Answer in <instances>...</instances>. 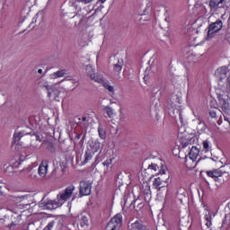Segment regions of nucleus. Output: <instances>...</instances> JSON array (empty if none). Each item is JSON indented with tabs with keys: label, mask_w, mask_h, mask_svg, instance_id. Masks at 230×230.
<instances>
[{
	"label": "nucleus",
	"mask_w": 230,
	"mask_h": 230,
	"mask_svg": "<svg viewBox=\"0 0 230 230\" xmlns=\"http://www.w3.org/2000/svg\"><path fill=\"white\" fill-rule=\"evenodd\" d=\"M144 80H146V76L144 77Z\"/></svg>",
	"instance_id": "obj_57"
},
{
	"label": "nucleus",
	"mask_w": 230,
	"mask_h": 230,
	"mask_svg": "<svg viewBox=\"0 0 230 230\" xmlns=\"http://www.w3.org/2000/svg\"><path fill=\"white\" fill-rule=\"evenodd\" d=\"M191 29V25H188L187 31H185V33H188V30Z\"/></svg>",
	"instance_id": "obj_50"
},
{
	"label": "nucleus",
	"mask_w": 230,
	"mask_h": 230,
	"mask_svg": "<svg viewBox=\"0 0 230 230\" xmlns=\"http://www.w3.org/2000/svg\"><path fill=\"white\" fill-rule=\"evenodd\" d=\"M38 73H40V74L42 73V69H39Z\"/></svg>",
	"instance_id": "obj_55"
},
{
	"label": "nucleus",
	"mask_w": 230,
	"mask_h": 230,
	"mask_svg": "<svg viewBox=\"0 0 230 230\" xmlns=\"http://www.w3.org/2000/svg\"><path fill=\"white\" fill-rule=\"evenodd\" d=\"M77 3H84V4H88V3H93V0H75Z\"/></svg>",
	"instance_id": "obj_42"
},
{
	"label": "nucleus",
	"mask_w": 230,
	"mask_h": 230,
	"mask_svg": "<svg viewBox=\"0 0 230 230\" xmlns=\"http://www.w3.org/2000/svg\"><path fill=\"white\" fill-rule=\"evenodd\" d=\"M31 204L30 203H25L24 208H30Z\"/></svg>",
	"instance_id": "obj_52"
},
{
	"label": "nucleus",
	"mask_w": 230,
	"mask_h": 230,
	"mask_svg": "<svg viewBox=\"0 0 230 230\" xmlns=\"http://www.w3.org/2000/svg\"><path fill=\"white\" fill-rule=\"evenodd\" d=\"M211 214L208 212V214L205 215V220H206V226L207 227H211V226H213V223H211Z\"/></svg>",
	"instance_id": "obj_28"
},
{
	"label": "nucleus",
	"mask_w": 230,
	"mask_h": 230,
	"mask_svg": "<svg viewBox=\"0 0 230 230\" xmlns=\"http://www.w3.org/2000/svg\"><path fill=\"white\" fill-rule=\"evenodd\" d=\"M166 181H168V178L164 180L163 177L159 176L153 181V186L155 190H161V188H164V186H166Z\"/></svg>",
	"instance_id": "obj_15"
},
{
	"label": "nucleus",
	"mask_w": 230,
	"mask_h": 230,
	"mask_svg": "<svg viewBox=\"0 0 230 230\" xmlns=\"http://www.w3.org/2000/svg\"><path fill=\"white\" fill-rule=\"evenodd\" d=\"M40 87L41 89H46L48 93H49V91L53 88L49 84H48V83H44L43 84L40 85Z\"/></svg>",
	"instance_id": "obj_36"
},
{
	"label": "nucleus",
	"mask_w": 230,
	"mask_h": 230,
	"mask_svg": "<svg viewBox=\"0 0 230 230\" xmlns=\"http://www.w3.org/2000/svg\"><path fill=\"white\" fill-rule=\"evenodd\" d=\"M9 199L13 200V202H22L24 200H28V196H13L10 195Z\"/></svg>",
	"instance_id": "obj_24"
},
{
	"label": "nucleus",
	"mask_w": 230,
	"mask_h": 230,
	"mask_svg": "<svg viewBox=\"0 0 230 230\" xmlns=\"http://www.w3.org/2000/svg\"><path fill=\"white\" fill-rule=\"evenodd\" d=\"M101 1V3H105V1H107V0H100Z\"/></svg>",
	"instance_id": "obj_56"
},
{
	"label": "nucleus",
	"mask_w": 230,
	"mask_h": 230,
	"mask_svg": "<svg viewBox=\"0 0 230 230\" xmlns=\"http://www.w3.org/2000/svg\"><path fill=\"white\" fill-rule=\"evenodd\" d=\"M85 121H87V117H75V123H76V125H83L84 123H85Z\"/></svg>",
	"instance_id": "obj_27"
},
{
	"label": "nucleus",
	"mask_w": 230,
	"mask_h": 230,
	"mask_svg": "<svg viewBox=\"0 0 230 230\" xmlns=\"http://www.w3.org/2000/svg\"><path fill=\"white\" fill-rule=\"evenodd\" d=\"M95 14H96V11H93H93H90V13L85 14V19H93V17H94Z\"/></svg>",
	"instance_id": "obj_37"
},
{
	"label": "nucleus",
	"mask_w": 230,
	"mask_h": 230,
	"mask_svg": "<svg viewBox=\"0 0 230 230\" xmlns=\"http://www.w3.org/2000/svg\"><path fill=\"white\" fill-rule=\"evenodd\" d=\"M47 148L49 152H55V146L51 142H47Z\"/></svg>",
	"instance_id": "obj_35"
},
{
	"label": "nucleus",
	"mask_w": 230,
	"mask_h": 230,
	"mask_svg": "<svg viewBox=\"0 0 230 230\" xmlns=\"http://www.w3.org/2000/svg\"><path fill=\"white\" fill-rule=\"evenodd\" d=\"M199 152L200 151L199 150V148H197L196 146H192L189 153L190 159H191V161H195L197 157H199Z\"/></svg>",
	"instance_id": "obj_21"
},
{
	"label": "nucleus",
	"mask_w": 230,
	"mask_h": 230,
	"mask_svg": "<svg viewBox=\"0 0 230 230\" xmlns=\"http://www.w3.org/2000/svg\"><path fill=\"white\" fill-rule=\"evenodd\" d=\"M179 118H180L181 123H184V120L182 119V113L180 112Z\"/></svg>",
	"instance_id": "obj_48"
},
{
	"label": "nucleus",
	"mask_w": 230,
	"mask_h": 230,
	"mask_svg": "<svg viewBox=\"0 0 230 230\" xmlns=\"http://www.w3.org/2000/svg\"><path fill=\"white\" fill-rule=\"evenodd\" d=\"M217 100L219 108L221 109L219 110V112H222V114H229L230 105L227 94L224 92L222 93H217Z\"/></svg>",
	"instance_id": "obj_3"
},
{
	"label": "nucleus",
	"mask_w": 230,
	"mask_h": 230,
	"mask_svg": "<svg viewBox=\"0 0 230 230\" xmlns=\"http://www.w3.org/2000/svg\"><path fill=\"white\" fill-rule=\"evenodd\" d=\"M181 148H186L189 145H191V139L181 138Z\"/></svg>",
	"instance_id": "obj_30"
},
{
	"label": "nucleus",
	"mask_w": 230,
	"mask_h": 230,
	"mask_svg": "<svg viewBox=\"0 0 230 230\" xmlns=\"http://www.w3.org/2000/svg\"><path fill=\"white\" fill-rule=\"evenodd\" d=\"M86 73H87V76H89V78H91V75H94V68H93V66L88 65L86 66Z\"/></svg>",
	"instance_id": "obj_31"
},
{
	"label": "nucleus",
	"mask_w": 230,
	"mask_h": 230,
	"mask_svg": "<svg viewBox=\"0 0 230 230\" xmlns=\"http://www.w3.org/2000/svg\"><path fill=\"white\" fill-rule=\"evenodd\" d=\"M172 103H181V96L179 94H173L171 97Z\"/></svg>",
	"instance_id": "obj_32"
},
{
	"label": "nucleus",
	"mask_w": 230,
	"mask_h": 230,
	"mask_svg": "<svg viewBox=\"0 0 230 230\" xmlns=\"http://www.w3.org/2000/svg\"><path fill=\"white\" fill-rule=\"evenodd\" d=\"M4 192L3 191V186H0V197H3Z\"/></svg>",
	"instance_id": "obj_46"
},
{
	"label": "nucleus",
	"mask_w": 230,
	"mask_h": 230,
	"mask_svg": "<svg viewBox=\"0 0 230 230\" xmlns=\"http://www.w3.org/2000/svg\"><path fill=\"white\" fill-rule=\"evenodd\" d=\"M156 230H168V227L165 225H162L161 226H158Z\"/></svg>",
	"instance_id": "obj_43"
},
{
	"label": "nucleus",
	"mask_w": 230,
	"mask_h": 230,
	"mask_svg": "<svg viewBox=\"0 0 230 230\" xmlns=\"http://www.w3.org/2000/svg\"><path fill=\"white\" fill-rule=\"evenodd\" d=\"M93 189V183L89 181H83L80 182L79 195L81 197L91 195V190Z\"/></svg>",
	"instance_id": "obj_6"
},
{
	"label": "nucleus",
	"mask_w": 230,
	"mask_h": 230,
	"mask_svg": "<svg viewBox=\"0 0 230 230\" xmlns=\"http://www.w3.org/2000/svg\"><path fill=\"white\" fill-rule=\"evenodd\" d=\"M104 89H107V91H109V93H111V94H114V86L110 85L109 83H107V81H105L102 84Z\"/></svg>",
	"instance_id": "obj_29"
},
{
	"label": "nucleus",
	"mask_w": 230,
	"mask_h": 230,
	"mask_svg": "<svg viewBox=\"0 0 230 230\" xmlns=\"http://www.w3.org/2000/svg\"><path fill=\"white\" fill-rule=\"evenodd\" d=\"M0 71H1V66H0Z\"/></svg>",
	"instance_id": "obj_59"
},
{
	"label": "nucleus",
	"mask_w": 230,
	"mask_h": 230,
	"mask_svg": "<svg viewBox=\"0 0 230 230\" xmlns=\"http://www.w3.org/2000/svg\"><path fill=\"white\" fill-rule=\"evenodd\" d=\"M74 191H75V185H69L65 189L63 193L58 195L57 197L58 200L43 199L39 203L40 208H45L46 209H57V208H59V206H62L64 202L71 199Z\"/></svg>",
	"instance_id": "obj_1"
},
{
	"label": "nucleus",
	"mask_w": 230,
	"mask_h": 230,
	"mask_svg": "<svg viewBox=\"0 0 230 230\" xmlns=\"http://www.w3.org/2000/svg\"><path fill=\"white\" fill-rule=\"evenodd\" d=\"M105 230H119L115 226H112L111 225H107Z\"/></svg>",
	"instance_id": "obj_41"
},
{
	"label": "nucleus",
	"mask_w": 230,
	"mask_h": 230,
	"mask_svg": "<svg viewBox=\"0 0 230 230\" xmlns=\"http://www.w3.org/2000/svg\"><path fill=\"white\" fill-rule=\"evenodd\" d=\"M164 173H165V171H164V169H162V170H160V177H163V175H164Z\"/></svg>",
	"instance_id": "obj_49"
},
{
	"label": "nucleus",
	"mask_w": 230,
	"mask_h": 230,
	"mask_svg": "<svg viewBox=\"0 0 230 230\" xmlns=\"http://www.w3.org/2000/svg\"><path fill=\"white\" fill-rule=\"evenodd\" d=\"M66 75V73H64V70H59L58 72H55L52 76L53 78H60L62 76H64Z\"/></svg>",
	"instance_id": "obj_33"
},
{
	"label": "nucleus",
	"mask_w": 230,
	"mask_h": 230,
	"mask_svg": "<svg viewBox=\"0 0 230 230\" xmlns=\"http://www.w3.org/2000/svg\"><path fill=\"white\" fill-rule=\"evenodd\" d=\"M42 22H44V13L39 12L35 15V17L32 19V22L29 25V28L33 30V28H35V26H40V24H42Z\"/></svg>",
	"instance_id": "obj_8"
},
{
	"label": "nucleus",
	"mask_w": 230,
	"mask_h": 230,
	"mask_svg": "<svg viewBox=\"0 0 230 230\" xmlns=\"http://www.w3.org/2000/svg\"><path fill=\"white\" fill-rule=\"evenodd\" d=\"M222 26H223V23L221 20H217L216 22H212L208 26V39H213V36L215 35V33H218V31L222 30Z\"/></svg>",
	"instance_id": "obj_5"
},
{
	"label": "nucleus",
	"mask_w": 230,
	"mask_h": 230,
	"mask_svg": "<svg viewBox=\"0 0 230 230\" xmlns=\"http://www.w3.org/2000/svg\"><path fill=\"white\" fill-rule=\"evenodd\" d=\"M179 118H180L181 123H184V120L182 119V113L180 112Z\"/></svg>",
	"instance_id": "obj_47"
},
{
	"label": "nucleus",
	"mask_w": 230,
	"mask_h": 230,
	"mask_svg": "<svg viewBox=\"0 0 230 230\" xmlns=\"http://www.w3.org/2000/svg\"><path fill=\"white\" fill-rule=\"evenodd\" d=\"M98 150H100V142L90 144L86 148L83 164H87V163L93 159L94 153L98 152Z\"/></svg>",
	"instance_id": "obj_4"
},
{
	"label": "nucleus",
	"mask_w": 230,
	"mask_h": 230,
	"mask_svg": "<svg viewBox=\"0 0 230 230\" xmlns=\"http://www.w3.org/2000/svg\"><path fill=\"white\" fill-rule=\"evenodd\" d=\"M90 79L93 80V82H97V84H103L106 82L105 77H103V75L96 73L94 75L90 74Z\"/></svg>",
	"instance_id": "obj_17"
},
{
	"label": "nucleus",
	"mask_w": 230,
	"mask_h": 230,
	"mask_svg": "<svg viewBox=\"0 0 230 230\" xmlns=\"http://www.w3.org/2000/svg\"><path fill=\"white\" fill-rule=\"evenodd\" d=\"M77 226L79 230H84L89 227V217L80 215L77 219Z\"/></svg>",
	"instance_id": "obj_10"
},
{
	"label": "nucleus",
	"mask_w": 230,
	"mask_h": 230,
	"mask_svg": "<svg viewBox=\"0 0 230 230\" xmlns=\"http://www.w3.org/2000/svg\"><path fill=\"white\" fill-rule=\"evenodd\" d=\"M27 134L29 133L24 132V130L16 129L14 131L13 137L14 143H17V141H20L21 137L27 136Z\"/></svg>",
	"instance_id": "obj_20"
},
{
	"label": "nucleus",
	"mask_w": 230,
	"mask_h": 230,
	"mask_svg": "<svg viewBox=\"0 0 230 230\" xmlns=\"http://www.w3.org/2000/svg\"><path fill=\"white\" fill-rule=\"evenodd\" d=\"M49 164V161L43 160L38 168V173H39L40 177H41L42 179H44L46 177V175H48Z\"/></svg>",
	"instance_id": "obj_11"
},
{
	"label": "nucleus",
	"mask_w": 230,
	"mask_h": 230,
	"mask_svg": "<svg viewBox=\"0 0 230 230\" xmlns=\"http://www.w3.org/2000/svg\"><path fill=\"white\" fill-rule=\"evenodd\" d=\"M129 230H149L146 226L143 224V221L137 220L135 223H132L131 226H128Z\"/></svg>",
	"instance_id": "obj_16"
},
{
	"label": "nucleus",
	"mask_w": 230,
	"mask_h": 230,
	"mask_svg": "<svg viewBox=\"0 0 230 230\" xmlns=\"http://www.w3.org/2000/svg\"><path fill=\"white\" fill-rule=\"evenodd\" d=\"M82 137V134L75 135V139L79 140Z\"/></svg>",
	"instance_id": "obj_45"
},
{
	"label": "nucleus",
	"mask_w": 230,
	"mask_h": 230,
	"mask_svg": "<svg viewBox=\"0 0 230 230\" xmlns=\"http://www.w3.org/2000/svg\"><path fill=\"white\" fill-rule=\"evenodd\" d=\"M222 171L220 170H214V171H208L207 172V175H208V177H211L212 179H215V181H217V179H218V177H222Z\"/></svg>",
	"instance_id": "obj_22"
},
{
	"label": "nucleus",
	"mask_w": 230,
	"mask_h": 230,
	"mask_svg": "<svg viewBox=\"0 0 230 230\" xmlns=\"http://www.w3.org/2000/svg\"><path fill=\"white\" fill-rule=\"evenodd\" d=\"M49 98L50 100H54L55 102H60V91L56 87L50 88L48 93Z\"/></svg>",
	"instance_id": "obj_14"
},
{
	"label": "nucleus",
	"mask_w": 230,
	"mask_h": 230,
	"mask_svg": "<svg viewBox=\"0 0 230 230\" xmlns=\"http://www.w3.org/2000/svg\"><path fill=\"white\" fill-rule=\"evenodd\" d=\"M203 148H205V150H207V152L209 150V141L205 140L203 142Z\"/></svg>",
	"instance_id": "obj_40"
},
{
	"label": "nucleus",
	"mask_w": 230,
	"mask_h": 230,
	"mask_svg": "<svg viewBox=\"0 0 230 230\" xmlns=\"http://www.w3.org/2000/svg\"><path fill=\"white\" fill-rule=\"evenodd\" d=\"M104 111L107 114L106 118H113L114 117V110L109 106L104 108Z\"/></svg>",
	"instance_id": "obj_26"
},
{
	"label": "nucleus",
	"mask_w": 230,
	"mask_h": 230,
	"mask_svg": "<svg viewBox=\"0 0 230 230\" xmlns=\"http://www.w3.org/2000/svg\"><path fill=\"white\" fill-rule=\"evenodd\" d=\"M90 79L93 80V82H97V84H103L106 82L105 77H103V75L96 73L94 75L90 74Z\"/></svg>",
	"instance_id": "obj_19"
},
{
	"label": "nucleus",
	"mask_w": 230,
	"mask_h": 230,
	"mask_svg": "<svg viewBox=\"0 0 230 230\" xmlns=\"http://www.w3.org/2000/svg\"><path fill=\"white\" fill-rule=\"evenodd\" d=\"M20 173H27L29 179H32L33 181H37V179H38L37 170H34L33 166H31V165L21 170Z\"/></svg>",
	"instance_id": "obj_13"
},
{
	"label": "nucleus",
	"mask_w": 230,
	"mask_h": 230,
	"mask_svg": "<svg viewBox=\"0 0 230 230\" xmlns=\"http://www.w3.org/2000/svg\"><path fill=\"white\" fill-rule=\"evenodd\" d=\"M121 69H123V60H118V62L113 66V71L114 73H117V75H119V73H121Z\"/></svg>",
	"instance_id": "obj_23"
},
{
	"label": "nucleus",
	"mask_w": 230,
	"mask_h": 230,
	"mask_svg": "<svg viewBox=\"0 0 230 230\" xmlns=\"http://www.w3.org/2000/svg\"><path fill=\"white\" fill-rule=\"evenodd\" d=\"M122 224H123V216L121 214H117L108 223V225H111V226H113V227H115L116 229H119V230L120 229Z\"/></svg>",
	"instance_id": "obj_9"
},
{
	"label": "nucleus",
	"mask_w": 230,
	"mask_h": 230,
	"mask_svg": "<svg viewBox=\"0 0 230 230\" xmlns=\"http://www.w3.org/2000/svg\"><path fill=\"white\" fill-rule=\"evenodd\" d=\"M209 8L210 12L215 13V12H218L220 8H226V0H210Z\"/></svg>",
	"instance_id": "obj_7"
},
{
	"label": "nucleus",
	"mask_w": 230,
	"mask_h": 230,
	"mask_svg": "<svg viewBox=\"0 0 230 230\" xmlns=\"http://www.w3.org/2000/svg\"><path fill=\"white\" fill-rule=\"evenodd\" d=\"M217 111H220V110L216 109V110L210 111H209V116H210L211 118H217Z\"/></svg>",
	"instance_id": "obj_39"
},
{
	"label": "nucleus",
	"mask_w": 230,
	"mask_h": 230,
	"mask_svg": "<svg viewBox=\"0 0 230 230\" xmlns=\"http://www.w3.org/2000/svg\"><path fill=\"white\" fill-rule=\"evenodd\" d=\"M148 169H149V170H155V172H157V170L159 169V166H157V164H151L148 166Z\"/></svg>",
	"instance_id": "obj_38"
},
{
	"label": "nucleus",
	"mask_w": 230,
	"mask_h": 230,
	"mask_svg": "<svg viewBox=\"0 0 230 230\" xmlns=\"http://www.w3.org/2000/svg\"><path fill=\"white\" fill-rule=\"evenodd\" d=\"M22 217L21 215L13 214L11 216H4L3 218H0V224L7 229L13 230L15 226H19Z\"/></svg>",
	"instance_id": "obj_2"
},
{
	"label": "nucleus",
	"mask_w": 230,
	"mask_h": 230,
	"mask_svg": "<svg viewBox=\"0 0 230 230\" xmlns=\"http://www.w3.org/2000/svg\"><path fill=\"white\" fill-rule=\"evenodd\" d=\"M19 164H21V163H18V166H19Z\"/></svg>",
	"instance_id": "obj_58"
},
{
	"label": "nucleus",
	"mask_w": 230,
	"mask_h": 230,
	"mask_svg": "<svg viewBox=\"0 0 230 230\" xmlns=\"http://www.w3.org/2000/svg\"><path fill=\"white\" fill-rule=\"evenodd\" d=\"M225 121H227L229 123V125H230L229 118L225 116Z\"/></svg>",
	"instance_id": "obj_51"
},
{
	"label": "nucleus",
	"mask_w": 230,
	"mask_h": 230,
	"mask_svg": "<svg viewBox=\"0 0 230 230\" xmlns=\"http://www.w3.org/2000/svg\"><path fill=\"white\" fill-rule=\"evenodd\" d=\"M98 134L101 139H106L107 138V131L103 128V127L99 126L98 128Z\"/></svg>",
	"instance_id": "obj_25"
},
{
	"label": "nucleus",
	"mask_w": 230,
	"mask_h": 230,
	"mask_svg": "<svg viewBox=\"0 0 230 230\" xmlns=\"http://www.w3.org/2000/svg\"><path fill=\"white\" fill-rule=\"evenodd\" d=\"M34 137H35L36 141H39L40 143V141H41L40 140V136L34 134Z\"/></svg>",
	"instance_id": "obj_44"
},
{
	"label": "nucleus",
	"mask_w": 230,
	"mask_h": 230,
	"mask_svg": "<svg viewBox=\"0 0 230 230\" xmlns=\"http://www.w3.org/2000/svg\"><path fill=\"white\" fill-rule=\"evenodd\" d=\"M90 79L93 80V82H97V84H103L106 82L105 77H103V75L96 73L94 75L90 74Z\"/></svg>",
	"instance_id": "obj_18"
},
{
	"label": "nucleus",
	"mask_w": 230,
	"mask_h": 230,
	"mask_svg": "<svg viewBox=\"0 0 230 230\" xmlns=\"http://www.w3.org/2000/svg\"><path fill=\"white\" fill-rule=\"evenodd\" d=\"M72 84H76V86H77V85H78V81L73 80V81H72Z\"/></svg>",
	"instance_id": "obj_53"
},
{
	"label": "nucleus",
	"mask_w": 230,
	"mask_h": 230,
	"mask_svg": "<svg viewBox=\"0 0 230 230\" xmlns=\"http://www.w3.org/2000/svg\"><path fill=\"white\" fill-rule=\"evenodd\" d=\"M27 229H28V230H38V229H39V226L37 225V223L32 222V223H30V224L28 225Z\"/></svg>",
	"instance_id": "obj_34"
},
{
	"label": "nucleus",
	"mask_w": 230,
	"mask_h": 230,
	"mask_svg": "<svg viewBox=\"0 0 230 230\" xmlns=\"http://www.w3.org/2000/svg\"><path fill=\"white\" fill-rule=\"evenodd\" d=\"M33 148L37 149V146L31 145Z\"/></svg>",
	"instance_id": "obj_54"
},
{
	"label": "nucleus",
	"mask_w": 230,
	"mask_h": 230,
	"mask_svg": "<svg viewBox=\"0 0 230 230\" xmlns=\"http://www.w3.org/2000/svg\"><path fill=\"white\" fill-rule=\"evenodd\" d=\"M228 71L229 69L227 66H221L216 70L215 76L221 82V80H224L227 77Z\"/></svg>",
	"instance_id": "obj_12"
}]
</instances>
